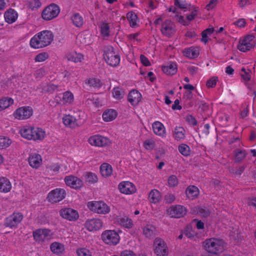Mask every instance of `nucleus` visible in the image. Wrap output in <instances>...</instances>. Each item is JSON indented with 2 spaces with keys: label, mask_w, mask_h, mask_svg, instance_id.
<instances>
[{
  "label": "nucleus",
  "mask_w": 256,
  "mask_h": 256,
  "mask_svg": "<svg viewBox=\"0 0 256 256\" xmlns=\"http://www.w3.org/2000/svg\"><path fill=\"white\" fill-rule=\"evenodd\" d=\"M53 40L54 34L51 31L43 30L31 38L30 45L34 48H42L50 45Z\"/></svg>",
  "instance_id": "obj_1"
},
{
  "label": "nucleus",
  "mask_w": 256,
  "mask_h": 256,
  "mask_svg": "<svg viewBox=\"0 0 256 256\" xmlns=\"http://www.w3.org/2000/svg\"><path fill=\"white\" fill-rule=\"evenodd\" d=\"M204 247L208 252L218 254L224 250L226 244L222 239L211 238L204 241Z\"/></svg>",
  "instance_id": "obj_2"
},
{
  "label": "nucleus",
  "mask_w": 256,
  "mask_h": 256,
  "mask_svg": "<svg viewBox=\"0 0 256 256\" xmlns=\"http://www.w3.org/2000/svg\"><path fill=\"white\" fill-rule=\"evenodd\" d=\"M104 57L106 63L110 66H116L120 63V56L115 54L111 46L104 47Z\"/></svg>",
  "instance_id": "obj_3"
},
{
  "label": "nucleus",
  "mask_w": 256,
  "mask_h": 256,
  "mask_svg": "<svg viewBox=\"0 0 256 256\" xmlns=\"http://www.w3.org/2000/svg\"><path fill=\"white\" fill-rule=\"evenodd\" d=\"M60 12L59 6L56 4H51L42 12V16L46 20H50L56 18Z\"/></svg>",
  "instance_id": "obj_4"
},
{
  "label": "nucleus",
  "mask_w": 256,
  "mask_h": 256,
  "mask_svg": "<svg viewBox=\"0 0 256 256\" xmlns=\"http://www.w3.org/2000/svg\"><path fill=\"white\" fill-rule=\"evenodd\" d=\"M87 206L90 210L100 214H108L110 210L109 206L102 202H90Z\"/></svg>",
  "instance_id": "obj_5"
},
{
  "label": "nucleus",
  "mask_w": 256,
  "mask_h": 256,
  "mask_svg": "<svg viewBox=\"0 0 256 256\" xmlns=\"http://www.w3.org/2000/svg\"><path fill=\"white\" fill-rule=\"evenodd\" d=\"M253 35H248L242 40H240V44L238 46V48L243 52L250 50L255 46L256 41Z\"/></svg>",
  "instance_id": "obj_6"
},
{
  "label": "nucleus",
  "mask_w": 256,
  "mask_h": 256,
  "mask_svg": "<svg viewBox=\"0 0 256 256\" xmlns=\"http://www.w3.org/2000/svg\"><path fill=\"white\" fill-rule=\"evenodd\" d=\"M102 238L106 244L114 245L119 242L120 236L114 230H108L102 234Z\"/></svg>",
  "instance_id": "obj_7"
},
{
  "label": "nucleus",
  "mask_w": 256,
  "mask_h": 256,
  "mask_svg": "<svg viewBox=\"0 0 256 256\" xmlns=\"http://www.w3.org/2000/svg\"><path fill=\"white\" fill-rule=\"evenodd\" d=\"M66 192L62 188H56L51 191L48 194V201L52 203L58 202L62 200L66 196Z\"/></svg>",
  "instance_id": "obj_8"
},
{
  "label": "nucleus",
  "mask_w": 256,
  "mask_h": 256,
  "mask_svg": "<svg viewBox=\"0 0 256 256\" xmlns=\"http://www.w3.org/2000/svg\"><path fill=\"white\" fill-rule=\"evenodd\" d=\"M160 31L163 35L171 37L176 32L175 24L170 20H166L162 22Z\"/></svg>",
  "instance_id": "obj_9"
},
{
  "label": "nucleus",
  "mask_w": 256,
  "mask_h": 256,
  "mask_svg": "<svg viewBox=\"0 0 256 256\" xmlns=\"http://www.w3.org/2000/svg\"><path fill=\"white\" fill-rule=\"evenodd\" d=\"M168 214L172 218H180L183 217L186 213V209L181 205L170 206L167 210Z\"/></svg>",
  "instance_id": "obj_10"
},
{
  "label": "nucleus",
  "mask_w": 256,
  "mask_h": 256,
  "mask_svg": "<svg viewBox=\"0 0 256 256\" xmlns=\"http://www.w3.org/2000/svg\"><path fill=\"white\" fill-rule=\"evenodd\" d=\"M154 252L157 256H166L168 254V248L164 242L160 238H156L154 242Z\"/></svg>",
  "instance_id": "obj_11"
},
{
  "label": "nucleus",
  "mask_w": 256,
  "mask_h": 256,
  "mask_svg": "<svg viewBox=\"0 0 256 256\" xmlns=\"http://www.w3.org/2000/svg\"><path fill=\"white\" fill-rule=\"evenodd\" d=\"M32 114V109L30 106H23L18 108L14 112L16 118L25 120L30 118Z\"/></svg>",
  "instance_id": "obj_12"
},
{
  "label": "nucleus",
  "mask_w": 256,
  "mask_h": 256,
  "mask_svg": "<svg viewBox=\"0 0 256 256\" xmlns=\"http://www.w3.org/2000/svg\"><path fill=\"white\" fill-rule=\"evenodd\" d=\"M88 142L91 145L96 146H106L110 143L109 139L98 135L90 137Z\"/></svg>",
  "instance_id": "obj_13"
},
{
  "label": "nucleus",
  "mask_w": 256,
  "mask_h": 256,
  "mask_svg": "<svg viewBox=\"0 0 256 256\" xmlns=\"http://www.w3.org/2000/svg\"><path fill=\"white\" fill-rule=\"evenodd\" d=\"M23 216L20 213H14L6 219L4 225L10 228H14L22 220Z\"/></svg>",
  "instance_id": "obj_14"
},
{
  "label": "nucleus",
  "mask_w": 256,
  "mask_h": 256,
  "mask_svg": "<svg viewBox=\"0 0 256 256\" xmlns=\"http://www.w3.org/2000/svg\"><path fill=\"white\" fill-rule=\"evenodd\" d=\"M103 225L102 221L98 218L88 220L84 224L86 228L89 231H96L100 230Z\"/></svg>",
  "instance_id": "obj_15"
},
{
  "label": "nucleus",
  "mask_w": 256,
  "mask_h": 256,
  "mask_svg": "<svg viewBox=\"0 0 256 256\" xmlns=\"http://www.w3.org/2000/svg\"><path fill=\"white\" fill-rule=\"evenodd\" d=\"M60 215L64 218L70 221H74L78 218V212L70 208H65L60 211Z\"/></svg>",
  "instance_id": "obj_16"
},
{
  "label": "nucleus",
  "mask_w": 256,
  "mask_h": 256,
  "mask_svg": "<svg viewBox=\"0 0 256 256\" xmlns=\"http://www.w3.org/2000/svg\"><path fill=\"white\" fill-rule=\"evenodd\" d=\"M118 188L122 193L128 194L135 192L134 186L129 182H124L120 184Z\"/></svg>",
  "instance_id": "obj_17"
},
{
  "label": "nucleus",
  "mask_w": 256,
  "mask_h": 256,
  "mask_svg": "<svg viewBox=\"0 0 256 256\" xmlns=\"http://www.w3.org/2000/svg\"><path fill=\"white\" fill-rule=\"evenodd\" d=\"M66 184L74 188H80L82 186V182L78 178L74 176H66L64 178Z\"/></svg>",
  "instance_id": "obj_18"
},
{
  "label": "nucleus",
  "mask_w": 256,
  "mask_h": 256,
  "mask_svg": "<svg viewBox=\"0 0 256 256\" xmlns=\"http://www.w3.org/2000/svg\"><path fill=\"white\" fill-rule=\"evenodd\" d=\"M142 95L138 90H133L128 96V102L133 106L137 105L140 101Z\"/></svg>",
  "instance_id": "obj_19"
},
{
  "label": "nucleus",
  "mask_w": 256,
  "mask_h": 256,
  "mask_svg": "<svg viewBox=\"0 0 256 256\" xmlns=\"http://www.w3.org/2000/svg\"><path fill=\"white\" fill-rule=\"evenodd\" d=\"M63 122L66 126L74 128L78 125V120L74 116L66 115L63 118Z\"/></svg>",
  "instance_id": "obj_20"
},
{
  "label": "nucleus",
  "mask_w": 256,
  "mask_h": 256,
  "mask_svg": "<svg viewBox=\"0 0 256 256\" xmlns=\"http://www.w3.org/2000/svg\"><path fill=\"white\" fill-rule=\"evenodd\" d=\"M18 18L17 12L13 9L10 8L4 13V18L6 21L9 23L14 22Z\"/></svg>",
  "instance_id": "obj_21"
},
{
  "label": "nucleus",
  "mask_w": 256,
  "mask_h": 256,
  "mask_svg": "<svg viewBox=\"0 0 256 256\" xmlns=\"http://www.w3.org/2000/svg\"><path fill=\"white\" fill-rule=\"evenodd\" d=\"M28 162L32 167L37 168L40 165L41 156L40 154H30L28 158Z\"/></svg>",
  "instance_id": "obj_22"
},
{
  "label": "nucleus",
  "mask_w": 256,
  "mask_h": 256,
  "mask_svg": "<svg viewBox=\"0 0 256 256\" xmlns=\"http://www.w3.org/2000/svg\"><path fill=\"white\" fill-rule=\"evenodd\" d=\"M186 193L188 198L193 200L198 196L199 194V190L197 187L194 186H190L186 188Z\"/></svg>",
  "instance_id": "obj_23"
},
{
  "label": "nucleus",
  "mask_w": 256,
  "mask_h": 256,
  "mask_svg": "<svg viewBox=\"0 0 256 256\" xmlns=\"http://www.w3.org/2000/svg\"><path fill=\"white\" fill-rule=\"evenodd\" d=\"M12 188L11 184L8 179L5 178H0V191L1 192H7Z\"/></svg>",
  "instance_id": "obj_24"
},
{
  "label": "nucleus",
  "mask_w": 256,
  "mask_h": 256,
  "mask_svg": "<svg viewBox=\"0 0 256 256\" xmlns=\"http://www.w3.org/2000/svg\"><path fill=\"white\" fill-rule=\"evenodd\" d=\"M162 71L167 74L173 75L177 72V65L175 62H172L168 66H162Z\"/></svg>",
  "instance_id": "obj_25"
},
{
  "label": "nucleus",
  "mask_w": 256,
  "mask_h": 256,
  "mask_svg": "<svg viewBox=\"0 0 256 256\" xmlns=\"http://www.w3.org/2000/svg\"><path fill=\"white\" fill-rule=\"evenodd\" d=\"M44 136L45 132L42 128H33L32 138V140H42L44 138Z\"/></svg>",
  "instance_id": "obj_26"
},
{
  "label": "nucleus",
  "mask_w": 256,
  "mask_h": 256,
  "mask_svg": "<svg viewBox=\"0 0 256 256\" xmlns=\"http://www.w3.org/2000/svg\"><path fill=\"white\" fill-rule=\"evenodd\" d=\"M117 221L120 225L125 228H130L132 226V220L126 216L118 217Z\"/></svg>",
  "instance_id": "obj_27"
},
{
  "label": "nucleus",
  "mask_w": 256,
  "mask_h": 256,
  "mask_svg": "<svg viewBox=\"0 0 256 256\" xmlns=\"http://www.w3.org/2000/svg\"><path fill=\"white\" fill-rule=\"evenodd\" d=\"M100 171L103 176L108 177L112 174V169L110 164L104 163L100 166Z\"/></svg>",
  "instance_id": "obj_28"
},
{
  "label": "nucleus",
  "mask_w": 256,
  "mask_h": 256,
  "mask_svg": "<svg viewBox=\"0 0 256 256\" xmlns=\"http://www.w3.org/2000/svg\"><path fill=\"white\" fill-rule=\"evenodd\" d=\"M152 128L154 132L159 136H163L164 134V127L159 122H156L152 124Z\"/></svg>",
  "instance_id": "obj_29"
},
{
  "label": "nucleus",
  "mask_w": 256,
  "mask_h": 256,
  "mask_svg": "<svg viewBox=\"0 0 256 256\" xmlns=\"http://www.w3.org/2000/svg\"><path fill=\"white\" fill-rule=\"evenodd\" d=\"M116 112L113 110L106 111L102 114L103 120L106 122H110L114 120L116 116Z\"/></svg>",
  "instance_id": "obj_30"
},
{
  "label": "nucleus",
  "mask_w": 256,
  "mask_h": 256,
  "mask_svg": "<svg viewBox=\"0 0 256 256\" xmlns=\"http://www.w3.org/2000/svg\"><path fill=\"white\" fill-rule=\"evenodd\" d=\"M50 250L54 254H60L64 250V246L58 242H54L50 244Z\"/></svg>",
  "instance_id": "obj_31"
},
{
  "label": "nucleus",
  "mask_w": 256,
  "mask_h": 256,
  "mask_svg": "<svg viewBox=\"0 0 256 256\" xmlns=\"http://www.w3.org/2000/svg\"><path fill=\"white\" fill-rule=\"evenodd\" d=\"M156 228L152 225H147L144 228V234L148 238H152L156 235Z\"/></svg>",
  "instance_id": "obj_32"
},
{
  "label": "nucleus",
  "mask_w": 256,
  "mask_h": 256,
  "mask_svg": "<svg viewBox=\"0 0 256 256\" xmlns=\"http://www.w3.org/2000/svg\"><path fill=\"white\" fill-rule=\"evenodd\" d=\"M73 24L76 27H80L84 24V19L78 13L74 14L71 18Z\"/></svg>",
  "instance_id": "obj_33"
},
{
  "label": "nucleus",
  "mask_w": 256,
  "mask_h": 256,
  "mask_svg": "<svg viewBox=\"0 0 256 256\" xmlns=\"http://www.w3.org/2000/svg\"><path fill=\"white\" fill-rule=\"evenodd\" d=\"M184 56L189 58H194L197 57L199 54L198 50L195 48H190L185 49L183 51Z\"/></svg>",
  "instance_id": "obj_34"
},
{
  "label": "nucleus",
  "mask_w": 256,
  "mask_h": 256,
  "mask_svg": "<svg viewBox=\"0 0 256 256\" xmlns=\"http://www.w3.org/2000/svg\"><path fill=\"white\" fill-rule=\"evenodd\" d=\"M185 130L182 127H176L174 129V136L175 140H178L185 137Z\"/></svg>",
  "instance_id": "obj_35"
},
{
  "label": "nucleus",
  "mask_w": 256,
  "mask_h": 256,
  "mask_svg": "<svg viewBox=\"0 0 256 256\" xmlns=\"http://www.w3.org/2000/svg\"><path fill=\"white\" fill-rule=\"evenodd\" d=\"M33 128L28 126L22 128L20 131L21 136L28 140H32Z\"/></svg>",
  "instance_id": "obj_36"
},
{
  "label": "nucleus",
  "mask_w": 256,
  "mask_h": 256,
  "mask_svg": "<svg viewBox=\"0 0 256 256\" xmlns=\"http://www.w3.org/2000/svg\"><path fill=\"white\" fill-rule=\"evenodd\" d=\"M126 16L131 27L135 28L138 26L136 22L138 20V16L134 12H128Z\"/></svg>",
  "instance_id": "obj_37"
},
{
  "label": "nucleus",
  "mask_w": 256,
  "mask_h": 256,
  "mask_svg": "<svg viewBox=\"0 0 256 256\" xmlns=\"http://www.w3.org/2000/svg\"><path fill=\"white\" fill-rule=\"evenodd\" d=\"M67 58L70 61L74 62H80L83 59V56L81 54L76 52L70 53L67 54Z\"/></svg>",
  "instance_id": "obj_38"
},
{
  "label": "nucleus",
  "mask_w": 256,
  "mask_h": 256,
  "mask_svg": "<svg viewBox=\"0 0 256 256\" xmlns=\"http://www.w3.org/2000/svg\"><path fill=\"white\" fill-rule=\"evenodd\" d=\"M14 102L12 98H5L0 100V111L4 110L12 105Z\"/></svg>",
  "instance_id": "obj_39"
},
{
  "label": "nucleus",
  "mask_w": 256,
  "mask_h": 256,
  "mask_svg": "<svg viewBox=\"0 0 256 256\" xmlns=\"http://www.w3.org/2000/svg\"><path fill=\"white\" fill-rule=\"evenodd\" d=\"M160 198V193L156 190H152L149 194L150 201L152 203L158 202Z\"/></svg>",
  "instance_id": "obj_40"
},
{
  "label": "nucleus",
  "mask_w": 256,
  "mask_h": 256,
  "mask_svg": "<svg viewBox=\"0 0 256 256\" xmlns=\"http://www.w3.org/2000/svg\"><path fill=\"white\" fill-rule=\"evenodd\" d=\"M11 143L12 140L8 137L0 136V149L8 147Z\"/></svg>",
  "instance_id": "obj_41"
},
{
  "label": "nucleus",
  "mask_w": 256,
  "mask_h": 256,
  "mask_svg": "<svg viewBox=\"0 0 256 256\" xmlns=\"http://www.w3.org/2000/svg\"><path fill=\"white\" fill-rule=\"evenodd\" d=\"M246 153L245 150H237L235 151V162H240L246 156Z\"/></svg>",
  "instance_id": "obj_42"
},
{
  "label": "nucleus",
  "mask_w": 256,
  "mask_h": 256,
  "mask_svg": "<svg viewBox=\"0 0 256 256\" xmlns=\"http://www.w3.org/2000/svg\"><path fill=\"white\" fill-rule=\"evenodd\" d=\"M48 232V230H38L36 232H34L33 236L34 238L36 240H42L44 238V236H43L44 232Z\"/></svg>",
  "instance_id": "obj_43"
},
{
  "label": "nucleus",
  "mask_w": 256,
  "mask_h": 256,
  "mask_svg": "<svg viewBox=\"0 0 256 256\" xmlns=\"http://www.w3.org/2000/svg\"><path fill=\"white\" fill-rule=\"evenodd\" d=\"M86 182L88 184H94L98 181L97 176L92 172H86L84 175Z\"/></svg>",
  "instance_id": "obj_44"
},
{
  "label": "nucleus",
  "mask_w": 256,
  "mask_h": 256,
  "mask_svg": "<svg viewBox=\"0 0 256 256\" xmlns=\"http://www.w3.org/2000/svg\"><path fill=\"white\" fill-rule=\"evenodd\" d=\"M112 94L114 97L118 100L122 98L124 95V91L119 88H114Z\"/></svg>",
  "instance_id": "obj_45"
},
{
  "label": "nucleus",
  "mask_w": 256,
  "mask_h": 256,
  "mask_svg": "<svg viewBox=\"0 0 256 256\" xmlns=\"http://www.w3.org/2000/svg\"><path fill=\"white\" fill-rule=\"evenodd\" d=\"M179 152L184 156H188L190 155V147L186 144H182L178 148Z\"/></svg>",
  "instance_id": "obj_46"
},
{
  "label": "nucleus",
  "mask_w": 256,
  "mask_h": 256,
  "mask_svg": "<svg viewBox=\"0 0 256 256\" xmlns=\"http://www.w3.org/2000/svg\"><path fill=\"white\" fill-rule=\"evenodd\" d=\"M88 84L91 86L98 88H100L102 85L100 80L99 79L95 78L88 80Z\"/></svg>",
  "instance_id": "obj_47"
},
{
  "label": "nucleus",
  "mask_w": 256,
  "mask_h": 256,
  "mask_svg": "<svg viewBox=\"0 0 256 256\" xmlns=\"http://www.w3.org/2000/svg\"><path fill=\"white\" fill-rule=\"evenodd\" d=\"M58 88V86L55 85L53 84H48L46 86H43L42 89V92H54L55 90H56Z\"/></svg>",
  "instance_id": "obj_48"
},
{
  "label": "nucleus",
  "mask_w": 256,
  "mask_h": 256,
  "mask_svg": "<svg viewBox=\"0 0 256 256\" xmlns=\"http://www.w3.org/2000/svg\"><path fill=\"white\" fill-rule=\"evenodd\" d=\"M197 212L202 216L206 218L210 215V212L206 208L198 207L196 208Z\"/></svg>",
  "instance_id": "obj_49"
},
{
  "label": "nucleus",
  "mask_w": 256,
  "mask_h": 256,
  "mask_svg": "<svg viewBox=\"0 0 256 256\" xmlns=\"http://www.w3.org/2000/svg\"><path fill=\"white\" fill-rule=\"evenodd\" d=\"M174 5L180 9H188L190 6V4H188L186 2H180V0H174Z\"/></svg>",
  "instance_id": "obj_50"
},
{
  "label": "nucleus",
  "mask_w": 256,
  "mask_h": 256,
  "mask_svg": "<svg viewBox=\"0 0 256 256\" xmlns=\"http://www.w3.org/2000/svg\"><path fill=\"white\" fill-rule=\"evenodd\" d=\"M48 57V55L46 52H42L38 54L34 58L36 62H42L46 60Z\"/></svg>",
  "instance_id": "obj_51"
},
{
  "label": "nucleus",
  "mask_w": 256,
  "mask_h": 256,
  "mask_svg": "<svg viewBox=\"0 0 256 256\" xmlns=\"http://www.w3.org/2000/svg\"><path fill=\"white\" fill-rule=\"evenodd\" d=\"M29 7L34 10L35 8H40L41 6V2L39 0H29Z\"/></svg>",
  "instance_id": "obj_52"
},
{
  "label": "nucleus",
  "mask_w": 256,
  "mask_h": 256,
  "mask_svg": "<svg viewBox=\"0 0 256 256\" xmlns=\"http://www.w3.org/2000/svg\"><path fill=\"white\" fill-rule=\"evenodd\" d=\"M168 185L171 187H174L178 184V180L176 176L174 175L170 176L168 178Z\"/></svg>",
  "instance_id": "obj_53"
},
{
  "label": "nucleus",
  "mask_w": 256,
  "mask_h": 256,
  "mask_svg": "<svg viewBox=\"0 0 256 256\" xmlns=\"http://www.w3.org/2000/svg\"><path fill=\"white\" fill-rule=\"evenodd\" d=\"M109 28V26L108 24L103 23L100 26L101 33L104 36H108Z\"/></svg>",
  "instance_id": "obj_54"
},
{
  "label": "nucleus",
  "mask_w": 256,
  "mask_h": 256,
  "mask_svg": "<svg viewBox=\"0 0 256 256\" xmlns=\"http://www.w3.org/2000/svg\"><path fill=\"white\" fill-rule=\"evenodd\" d=\"M62 99L66 102H70L73 99V95L70 92H66L64 94Z\"/></svg>",
  "instance_id": "obj_55"
},
{
  "label": "nucleus",
  "mask_w": 256,
  "mask_h": 256,
  "mask_svg": "<svg viewBox=\"0 0 256 256\" xmlns=\"http://www.w3.org/2000/svg\"><path fill=\"white\" fill-rule=\"evenodd\" d=\"M78 256H91L90 253L86 248H80L77 250Z\"/></svg>",
  "instance_id": "obj_56"
},
{
  "label": "nucleus",
  "mask_w": 256,
  "mask_h": 256,
  "mask_svg": "<svg viewBox=\"0 0 256 256\" xmlns=\"http://www.w3.org/2000/svg\"><path fill=\"white\" fill-rule=\"evenodd\" d=\"M218 78L216 77H212V78L208 80L206 82V86L208 88L214 87L216 83Z\"/></svg>",
  "instance_id": "obj_57"
},
{
  "label": "nucleus",
  "mask_w": 256,
  "mask_h": 256,
  "mask_svg": "<svg viewBox=\"0 0 256 256\" xmlns=\"http://www.w3.org/2000/svg\"><path fill=\"white\" fill-rule=\"evenodd\" d=\"M145 148L147 150H152L154 147V142L151 140H146L144 143Z\"/></svg>",
  "instance_id": "obj_58"
},
{
  "label": "nucleus",
  "mask_w": 256,
  "mask_h": 256,
  "mask_svg": "<svg viewBox=\"0 0 256 256\" xmlns=\"http://www.w3.org/2000/svg\"><path fill=\"white\" fill-rule=\"evenodd\" d=\"M140 60L142 64L144 66H148L150 65V62L149 60L144 55L141 54L140 56Z\"/></svg>",
  "instance_id": "obj_59"
},
{
  "label": "nucleus",
  "mask_w": 256,
  "mask_h": 256,
  "mask_svg": "<svg viewBox=\"0 0 256 256\" xmlns=\"http://www.w3.org/2000/svg\"><path fill=\"white\" fill-rule=\"evenodd\" d=\"M218 0H210L209 3L206 6V8L210 10L214 8L218 4Z\"/></svg>",
  "instance_id": "obj_60"
},
{
  "label": "nucleus",
  "mask_w": 256,
  "mask_h": 256,
  "mask_svg": "<svg viewBox=\"0 0 256 256\" xmlns=\"http://www.w3.org/2000/svg\"><path fill=\"white\" fill-rule=\"evenodd\" d=\"M246 20L244 18H240L238 20L234 22V24L236 25L240 28L244 27L246 25Z\"/></svg>",
  "instance_id": "obj_61"
},
{
  "label": "nucleus",
  "mask_w": 256,
  "mask_h": 256,
  "mask_svg": "<svg viewBox=\"0 0 256 256\" xmlns=\"http://www.w3.org/2000/svg\"><path fill=\"white\" fill-rule=\"evenodd\" d=\"M186 120L190 124L193 126H195L197 124L195 118L191 115L188 116L186 118Z\"/></svg>",
  "instance_id": "obj_62"
},
{
  "label": "nucleus",
  "mask_w": 256,
  "mask_h": 256,
  "mask_svg": "<svg viewBox=\"0 0 256 256\" xmlns=\"http://www.w3.org/2000/svg\"><path fill=\"white\" fill-rule=\"evenodd\" d=\"M175 199L174 196L172 194H168L166 195L164 200L167 203H172Z\"/></svg>",
  "instance_id": "obj_63"
},
{
  "label": "nucleus",
  "mask_w": 256,
  "mask_h": 256,
  "mask_svg": "<svg viewBox=\"0 0 256 256\" xmlns=\"http://www.w3.org/2000/svg\"><path fill=\"white\" fill-rule=\"evenodd\" d=\"M121 256H136L133 252L131 250H126L122 252Z\"/></svg>",
  "instance_id": "obj_64"
}]
</instances>
